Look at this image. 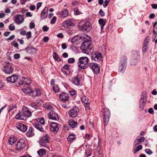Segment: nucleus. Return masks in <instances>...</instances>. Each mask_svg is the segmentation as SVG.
<instances>
[{
  "instance_id": "1",
  "label": "nucleus",
  "mask_w": 157,
  "mask_h": 157,
  "mask_svg": "<svg viewBox=\"0 0 157 157\" xmlns=\"http://www.w3.org/2000/svg\"><path fill=\"white\" fill-rule=\"evenodd\" d=\"M18 79V76L14 75L6 78L7 81L10 82L14 83L17 81V82L19 84L18 86H29L31 82L30 79L29 78L21 77L19 78Z\"/></svg>"
},
{
  "instance_id": "2",
  "label": "nucleus",
  "mask_w": 157,
  "mask_h": 157,
  "mask_svg": "<svg viewBox=\"0 0 157 157\" xmlns=\"http://www.w3.org/2000/svg\"><path fill=\"white\" fill-rule=\"evenodd\" d=\"M31 115V112L28 108L25 107L23 108L21 111L16 115V118L19 120H25L27 118L30 117Z\"/></svg>"
},
{
  "instance_id": "3",
  "label": "nucleus",
  "mask_w": 157,
  "mask_h": 157,
  "mask_svg": "<svg viewBox=\"0 0 157 157\" xmlns=\"http://www.w3.org/2000/svg\"><path fill=\"white\" fill-rule=\"evenodd\" d=\"M80 30L89 32L92 29L91 24L88 21H82L78 23V25Z\"/></svg>"
},
{
  "instance_id": "4",
  "label": "nucleus",
  "mask_w": 157,
  "mask_h": 157,
  "mask_svg": "<svg viewBox=\"0 0 157 157\" xmlns=\"http://www.w3.org/2000/svg\"><path fill=\"white\" fill-rule=\"evenodd\" d=\"M91 43L90 40H85L81 46V48L83 53L89 54L91 50L90 46Z\"/></svg>"
},
{
  "instance_id": "5",
  "label": "nucleus",
  "mask_w": 157,
  "mask_h": 157,
  "mask_svg": "<svg viewBox=\"0 0 157 157\" xmlns=\"http://www.w3.org/2000/svg\"><path fill=\"white\" fill-rule=\"evenodd\" d=\"M88 58L86 57H82L79 58L78 64L81 69L87 68L88 66Z\"/></svg>"
},
{
  "instance_id": "6",
  "label": "nucleus",
  "mask_w": 157,
  "mask_h": 157,
  "mask_svg": "<svg viewBox=\"0 0 157 157\" xmlns=\"http://www.w3.org/2000/svg\"><path fill=\"white\" fill-rule=\"evenodd\" d=\"M102 112L104 116L103 121L104 124L106 125L109 122L110 115V112L109 109L104 108L102 109Z\"/></svg>"
},
{
  "instance_id": "7",
  "label": "nucleus",
  "mask_w": 157,
  "mask_h": 157,
  "mask_svg": "<svg viewBox=\"0 0 157 157\" xmlns=\"http://www.w3.org/2000/svg\"><path fill=\"white\" fill-rule=\"evenodd\" d=\"M127 57L123 56L121 59L118 68L119 71L123 73L125 71L127 66Z\"/></svg>"
},
{
  "instance_id": "8",
  "label": "nucleus",
  "mask_w": 157,
  "mask_h": 157,
  "mask_svg": "<svg viewBox=\"0 0 157 157\" xmlns=\"http://www.w3.org/2000/svg\"><path fill=\"white\" fill-rule=\"evenodd\" d=\"M26 144L23 139H20L16 145V149L18 151H21L25 149Z\"/></svg>"
},
{
  "instance_id": "9",
  "label": "nucleus",
  "mask_w": 157,
  "mask_h": 157,
  "mask_svg": "<svg viewBox=\"0 0 157 157\" xmlns=\"http://www.w3.org/2000/svg\"><path fill=\"white\" fill-rule=\"evenodd\" d=\"M91 59L96 61L99 62L103 60L101 54L98 52H93L91 54Z\"/></svg>"
},
{
  "instance_id": "10",
  "label": "nucleus",
  "mask_w": 157,
  "mask_h": 157,
  "mask_svg": "<svg viewBox=\"0 0 157 157\" xmlns=\"http://www.w3.org/2000/svg\"><path fill=\"white\" fill-rule=\"evenodd\" d=\"M49 137L48 135L46 134L40 142V146L41 147H46L49 142Z\"/></svg>"
},
{
  "instance_id": "11",
  "label": "nucleus",
  "mask_w": 157,
  "mask_h": 157,
  "mask_svg": "<svg viewBox=\"0 0 157 157\" xmlns=\"http://www.w3.org/2000/svg\"><path fill=\"white\" fill-rule=\"evenodd\" d=\"M79 112V109L76 106L73 107L72 109L69 112V115L72 118H75L76 117Z\"/></svg>"
},
{
  "instance_id": "12",
  "label": "nucleus",
  "mask_w": 157,
  "mask_h": 157,
  "mask_svg": "<svg viewBox=\"0 0 157 157\" xmlns=\"http://www.w3.org/2000/svg\"><path fill=\"white\" fill-rule=\"evenodd\" d=\"M99 66V65L96 63H91L90 64V67L96 74H98L100 70Z\"/></svg>"
},
{
  "instance_id": "13",
  "label": "nucleus",
  "mask_w": 157,
  "mask_h": 157,
  "mask_svg": "<svg viewBox=\"0 0 157 157\" xmlns=\"http://www.w3.org/2000/svg\"><path fill=\"white\" fill-rule=\"evenodd\" d=\"M62 25L65 28L68 29L70 26L74 25V24L71 19H67L64 21L62 24Z\"/></svg>"
},
{
  "instance_id": "14",
  "label": "nucleus",
  "mask_w": 157,
  "mask_h": 157,
  "mask_svg": "<svg viewBox=\"0 0 157 157\" xmlns=\"http://www.w3.org/2000/svg\"><path fill=\"white\" fill-rule=\"evenodd\" d=\"M150 40V38L148 36H147L145 39L144 42L143 44L142 51L143 52H145L147 51L148 48V45L147 44Z\"/></svg>"
},
{
  "instance_id": "15",
  "label": "nucleus",
  "mask_w": 157,
  "mask_h": 157,
  "mask_svg": "<svg viewBox=\"0 0 157 157\" xmlns=\"http://www.w3.org/2000/svg\"><path fill=\"white\" fill-rule=\"evenodd\" d=\"M24 20L23 16L20 14H17L15 17V21L18 25L21 24Z\"/></svg>"
},
{
  "instance_id": "16",
  "label": "nucleus",
  "mask_w": 157,
  "mask_h": 157,
  "mask_svg": "<svg viewBox=\"0 0 157 157\" xmlns=\"http://www.w3.org/2000/svg\"><path fill=\"white\" fill-rule=\"evenodd\" d=\"M14 69L10 66L6 65L4 66L3 68V71L7 74H10L13 73Z\"/></svg>"
},
{
  "instance_id": "17",
  "label": "nucleus",
  "mask_w": 157,
  "mask_h": 157,
  "mask_svg": "<svg viewBox=\"0 0 157 157\" xmlns=\"http://www.w3.org/2000/svg\"><path fill=\"white\" fill-rule=\"evenodd\" d=\"M59 98L61 101L63 102H66L69 99L68 94L66 92H63L59 95Z\"/></svg>"
},
{
  "instance_id": "18",
  "label": "nucleus",
  "mask_w": 157,
  "mask_h": 157,
  "mask_svg": "<svg viewBox=\"0 0 157 157\" xmlns=\"http://www.w3.org/2000/svg\"><path fill=\"white\" fill-rule=\"evenodd\" d=\"M30 95L32 97H35L36 96H40L41 93L40 90L39 89H35L34 90H30Z\"/></svg>"
},
{
  "instance_id": "19",
  "label": "nucleus",
  "mask_w": 157,
  "mask_h": 157,
  "mask_svg": "<svg viewBox=\"0 0 157 157\" xmlns=\"http://www.w3.org/2000/svg\"><path fill=\"white\" fill-rule=\"evenodd\" d=\"M16 127L18 129L22 132H25L27 129V126L21 123L17 124Z\"/></svg>"
},
{
  "instance_id": "20",
  "label": "nucleus",
  "mask_w": 157,
  "mask_h": 157,
  "mask_svg": "<svg viewBox=\"0 0 157 157\" xmlns=\"http://www.w3.org/2000/svg\"><path fill=\"white\" fill-rule=\"evenodd\" d=\"M50 129L52 132H57L59 130V128L57 126L58 125L57 124L54 122H51L50 123Z\"/></svg>"
},
{
  "instance_id": "21",
  "label": "nucleus",
  "mask_w": 157,
  "mask_h": 157,
  "mask_svg": "<svg viewBox=\"0 0 157 157\" xmlns=\"http://www.w3.org/2000/svg\"><path fill=\"white\" fill-rule=\"evenodd\" d=\"M48 117L50 119H52L54 120H57L59 119L58 115L56 113L52 111H51L49 113L48 115Z\"/></svg>"
},
{
  "instance_id": "22",
  "label": "nucleus",
  "mask_w": 157,
  "mask_h": 157,
  "mask_svg": "<svg viewBox=\"0 0 157 157\" xmlns=\"http://www.w3.org/2000/svg\"><path fill=\"white\" fill-rule=\"evenodd\" d=\"M48 12V8L45 7L42 11L41 12L40 15V18L41 20L45 19L47 16Z\"/></svg>"
},
{
  "instance_id": "23",
  "label": "nucleus",
  "mask_w": 157,
  "mask_h": 157,
  "mask_svg": "<svg viewBox=\"0 0 157 157\" xmlns=\"http://www.w3.org/2000/svg\"><path fill=\"white\" fill-rule=\"evenodd\" d=\"M147 94L146 92H143L141 95L139 103H145L147 100Z\"/></svg>"
},
{
  "instance_id": "24",
  "label": "nucleus",
  "mask_w": 157,
  "mask_h": 157,
  "mask_svg": "<svg viewBox=\"0 0 157 157\" xmlns=\"http://www.w3.org/2000/svg\"><path fill=\"white\" fill-rule=\"evenodd\" d=\"M80 76V74H77L75 77L73 78L72 79V82L76 85H79L80 81L79 78Z\"/></svg>"
},
{
  "instance_id": "25",
  "label": "nucleus",
  "mask_w": 157,
  "mask_h": 157,
  "mask_svg": "<svg viewBox=\"0 0 157 157\" xmlns=\"http://www.w3.org/2000/svg\"><path fill=\"white\" fill-rule=\"evenodd\" d=\"M68 10L65 9L59 13V17H60L64 18L68 15Z\"/></svg>"
},
{
  "instance_id": "26",
  "label": "nucleus",
  "mask_w": 157,
  "mask_h": 157,
  "mask_svg": "<svg viewBox=\"0 0 157 157\" xmlns=\"http://www.w3.org/2000/svg\"><path fill=\"white\" fill-rule=\"evenodd\" d=\"M68 124L69 126L72 128L76 127L78 124V123L73 120H69L68 121Z\"/></svg>"
},
{
  "instance_id": "27",
  "label": "nucleus",
  "mask_w": 157,
  "mask_h": 157,
  "mask_svg": "<svg viewBox=\"0 0 157 157\" xmlns=\"http://www.w3.org/2000/svg\"><path fill=\"white\" fill-rule=\"evenodd\" d=\"M33 125L34 127L36 129L39 131L43 132L44 131V128L43 127L40 125L39 123H35L33 124Z\"/></svg>"
},
{
  "instance_id": "28",
  "label": "nucleus",
  "mask_w": 157,
  "mask_h": 157,
  "mask_svg": "<svg viewBox=\"0 0 157 157\" xmlns=\"http://www.w3.org/2000/svg\"><path fill=\"white\" fill-rule=\"evenodd\" d=\"M26 51L29 54H31L33 52H35L36 51V49L35 48L32 47H28L25 49Z\"/></svg>"
},
{
  "instance_id": "29",
  "label": "nucleus",
  "mask_w": 157,
  "mask_h": 157,
  "mask_svg": "<svg viewBox=\"0 0 157 157\" xmlns=\"http://www.w3.org/2000/svg\"><path fill=\"white\" fill-rule=\"evenodd\" d=\"M82 37L80 36H75L74 37L72 38L71 39V42L73 43L74 44L76 42L78 41V40H80L81 39H82Z\"/></svg>"
},
{
  "instance_id": "30",
  "label": "nucleus",
  "mask_w": 157,
  "mask_h": 157,
  "mask_svg": "<svg viewBox=\"0 0 157 157\" xmlns=\"http://www.w3.org/2000/svg\"><path fill=\"white\" fill-rule=\"evenodd\" d=\"M76 138L75 135L73 134H71L68 136L67 140L68 141H70L71 142L72 140H75Z\"/></svg>"
},
{
  "instance_id": "31",
  "label": "nucleus",
  "mask_w": 157,
  "mask_h": 157,
  "mask_svg": "<svg viewBox=\"0 0 157 157\" xmlns=\"http://www.w3.org/2000/svg\"><path fill=\"white\" fill-rule=\"evenodd\" d=\"M89 100L85 96H83L81 98L83 104L89 103Z\"/></svg>"
},
{
  "instance_id": "32",
  "label": "nucleus",
  "mask_w": 157,
  "mask_h": 157,
  "mask_svg": "<svg viewBox=\"0 0 157 157\" xmlns=\"http://www.w3.org/2000/svg\"><path fill=\"white\" fill-rule=\"evenodd\" d=\"M33 128L32 127H29V131L26 133V135L27 136L29 137H30L31 136H32L33 133Z\"/></svg>"
},
{
  "instance_id": "33",
  "label": "nucleus",
  "mask_w": 157,
  "mask_h": 157,
  "mask_svg": "<svg viewBox=\"0 0 157 157\" xmlns=\"http://www.w3.org/2000/svg\"><path fill=\"white\" fill-rule=\"evenodd\" d=\"M53 57L54 59L57 61L59 62L61 61V59L59 56L55 52L53 53Z\"/></svg>"
},
{
  "instance_id": "34",
  "label": "nucleus",
  "mask_w": 157,
  "mask_h": 157,
  "mask_svg": "<svg viewBox=\"0 0 157 157\" xmlns=\"http://www.w3.org/2000/svg\"><path fill=\"white\" fill-rule=\"evenodd\" d=\"M17 141V138L15 137H10L8 140L9 144L10 145H12L15 142Z\"/></svg>"
},
{
  "instance_id": "35",
  "label": "nucleus",
  "mask_w": 157,
  "mask_h": 157,
  "mask_svg": "<svg viewBox=\"0 0 157 157\" xmlns=\"http://www.w3.org/2000/svg\"><path fill=\"white\" fill-rule=\"evenodd\" d=\"M142 146L141 145H140L138 146L136 148H135V147L133 148V153L134 154L136 153L137 152L139 151V150L142 149Z\"/></svg>"
},
{
  "instance_id": "36",
  "label": "nucleus",
  "mask_w": 157,
  "mask_h": 157,
  "mask_svg": "<svg viewBox=\"0 0 157 157\" xmlns=\"http://www.w3.org/2000/svg\"><path fill=\"white\" fill-rule=\"evenodd\" d=\"M38 155L40 156L44 155L46 154L45 150L44 149H40L37 152Z\"/></svg>"
},
{
  "instance_id": "37",
  "label": "nucleus",
  "mask_w": 157,
  "mask_h": 157,
  "mask_svg": "<svg viewBox=\"0 0 157 157\" xmlns=\"http://www.w3.org/2000/svg\"><path fill=\"white\" fill-rule=\"evenodd\" d=\"M74 14L75 15H78L82 13L77 8H75L74 9Z\"/></svg>"
},
{
  "instance_id": "38",
  "label": "nucleus",
  "mask_w": 157,
  "mask_h": 157,
  "mask_svg": "<svg viewBox=\"0 0 157 157\" xmlns=\"http://www.w3.org/2000/svg\"><path fill=\"white\" fill-rule=\"evenodd\" d=\"M98 22L99 24L101 25H105L106 24V21H104L103 19H100L98 20Z\"/></svg>"
},
{
  "instance_id": "39",
  "label": "nucleus",
  "mask_w": 157,
  "mask_h": 157,
  "mask_svg": "<svg viewBox=\"0 0 157 157\" xmlns=\"http://www.w3.org/2000/svg\"><path fill=\"white\" fill-rule=\"evenodd\" d=\"M137 140H138V142H139L140 143H142L145 141V138L144 137H142L140 138H138V137L136 138Z\"/></svg>"
},
{
  "instance_id": "40",
  "label": "nucleus",
  "mask_w": 157,
  "mask_h": 157,
  "mask_svg": "<svg viewBox=\"0 0 157 157\" xmlns=\"http://www.w3.org/2000/svg\"><path fill=\"white\" fill-rule=\"evenodd\" d=\"M30 105L36 109H38V105L35 103H32Z\"/></svg>"
},
{
  "instance_id": "41",
  "label": "nucleus",
  "mask_w": 157,
  "mask_h": 157,
  "mask_svg": "<svg viewBox=\"0 0 157 157\" xmlns=\"http://www.w3.org/2000/svg\"><path fill=\"white\" fill-rule=\"evenodd\" d=\"M53 90L56 93L59 91V88L58 85H56L55 86H53Z\"/></svg>"
},
{
  "instance_id": "42",
  "label": "nucleus",
  "mask_w": 157,
  "mask_h": 157,
  "mask_svg": "<svg viewBox=\"0 0 157 157\" xmlns=\"http://www.w3.org/2000/svg\"><path fill=\"white\" fill-rule=\"evenodd\" d=\"M145 152L149 155H151L153 153L152 151L150 149H146L145 150Z\"/></svg>"
},
{
  "instance_id": "43",
  "label": "nucleus",
  "mask_w": 157,
  "mask_h": 157,
  "mask_svg": "<svg viewBox=\"0 0 157 157\" xmlns=\"http://www.w3.org/2000/svg\"><path fill=\"white\" fill-rule=\"evenodd\" d=\"M37 121L38 122H39L42 124H44V118L41 117L40 118H38Z\"/></svg>"
},
{
  "instance_id": "44",
  "label": "nucleus",
  "mask_w": 157,
  "mask_h": 157,
  "mask_svg": "<svg viewBox=\"0 0 157 157\" xmlns=\"http://www.w3.org/2000/svg\"><path fill=\"white\" fill-rule=\"evenodd\" d=\"M31 90V88H29V87L28 89H27L26 88L23 89V91L25 93H29L30 94V90Z\"/></svg>"
},
{
  "instance_id": "45",
  "label": "nucleus",
  "mask_w": 157,
  "mask_h": 157,
  "mask_svg": "<svg viewBox=\"0 0 157 157\" xmlns=\"http://www.w3.org/2000/svg\"><path fill=\"white\" fill-rule=\"evenodd\" d=\"M9 28L10 30L12 31L15 29V27L13 24H11L9 26Z\"/></svg>"
},
{
  "instance_id": "46",
  "label": "nucleus",
  "mask_w": 157,
  "mask_h": 157,
  "mask_svg": "<svg viewBox=\"0 0 157 157\" xmlns=\"http://www.w3.org/2000/svg\"><path fill=\"white\" fill-rule=\"evenodd\" d=\"M20 34L21 35L24 36L26 34V32L24 29H21L20 30Z\"/></svg>"
},
{
  "instance_id": "47",
  "label": "nucleus",
  "mask_w": 157,
  "mask_h": 157,
  "mask_svg": "<svg viewBox=\"0 0 157 157\" xmlns=\"http://www.w3.org/2000/svg\"><path fill=\"white\" fill-rule=\"evenodd\" d=\"M56 20V17L54 16L51 21V23L52 24H54L55 23Z\"/></svg>"
},
{
  "instance_id": "48",
  "label": "nucleus",
  "mask_w": 157,
  "mask_h": 157,
  "mask_svg": "<svg viewBox=\"0 0 157 157\" xmlns=\"http://www.w3.org/2000/svg\"><path fill=\"white\" fill-rule=\"evenodd\" d=\"M145 104V103H139L140 108V109L142 110L144 109Z\"/></svg>"
},
{
  "instance_id": "49",
  "label": "nucleus",
  "mask_w": 157,
  "mask_h": 157,
  "mask_svg": "<svg viewBox=\"0 0 157 157\" xmlns=\"http://www.w3.org/2000/svg\"><path fill=\"white\" fill-rule=\"evenodd\" d=\"M140 143L139 142H138V140H137V139L136 138L135 139V140L134 141V142L133 144V147L134 148L135 147H136L137 145H138Z\"/></svg>"
},
{
  "instance_id": "50",
  "label": "nucleus",
  "mask_w": 157,
  "mask_h": 157,
  "mask_svg": "<svg viewBox=\"0 0 157 157\" xmlns=\"http://www.w3.org/2000/svg\"><path fill=\"white\" fill-rule=\"evenodd\" d=\"M28 39H29L31 37V31L28 32L25 34Z\"/></svg>"
},
{
  "instance_id": "51",
  "label": "nucleus",
  "mask_w": 157,
  "mask_h": 157,
  "mask_svg": "<svg viewBox=\"0 0 157 157\" xmlns=\"http://www.w3.org/2000/svg\"><path fill=\"white\" fill-rule=\"evenodd\" d=\"M75 61V59L74 58H70L68 60V63H73Z\"/></svg>"
},
{
  "instance_id": "52",
  "label": "nucleus",
  "mask_w": 157,
  "mask_h": 157,
  "mask_svg": "<svg viewBox=\"0 0 157 157\" xmlns=\"http://www.w3.org/2000/svg\"><path fill=\"white\" fill-rule=\"evenodd\" d=\"M110 2L109 0H105L104 2V3L103 4L104 6H107L109 4V2Z\"/></svg>"
},
{
  "instance_id": "53",
  "label": "nucleus",
  "mask_w": 157,
  "mask_h": 157,
  "mask_svg": "<svg viewBox=\"0 0 157 157\" xmlns=\"http://www.w3.org/2000/svg\"><path fill=\"white\" fill-rule=\"evenodd\" d=\"M84 105L86 110H88L90 109V102L86 103V104H84Z\"/></svg>"
},
{
  "instance_id": "54",
  "label": "nucleus",
  "mask_w": 157,
  "mask_h": 157,
  "mask_svg": "<svg viewBox=\"0 0 157 157\" xmlns=\"http://www.w3.org/2000/svg\"><path fill=\"white\" fill-rule=\"evenodd\" d=\"M49 27L46 25H44L43 27V30L44 32H47L49 29Z\"/></svg>"
},
{
  "instance_id": "55",
  "label": "nucleus",
  "mask_w": 157,
  "mask_h": 157,
  "mask_svg": "<svg viewBox=\"0 0 157 157\" xmlns=\"http://www.w3.org/2000/svg\"><path fill=\"white\" fill-rule=\"evenodd\" d=\"M35 25L34 23L31 22L29 24V28L31 29H32L35 27Z\"/></svg>"
},
{
  "instance_id": "56",
  "label": "nucleus",
  "mask_w": 157,
  "mask_h": 157,
  "mask_svg": "<svg viewBox=\"0 0 157 157\" xmlns=\"http://www.w3.org/2000/svg\"><path fill=\"white\" fill-rule=\"evenodd\" d=\"M14 57L16 59H18L20 57V55L18 53H16L14 55Z\"/></svg>"
},
{
  "instance_id": "57",
  "label": "nucleus",
  "mask_w": 157,
  "mask_h": 157,
  "mask_svg": "<svg viewBox=\"0 0 157 157\" xmlns=\"http://www.w3.org/2000/svg\"><path fill=\"white\" fill-rule=\"evenodd\" d=\"M99 13L100 15L102 17H103L105 15V13L103 11V10L100 9L99 11Z\"/></svg>"
},
{
  "instance_id": "58",
  "label": "nucleus",
  "mask_w": 157,
  "mask_h": 157,
  "mask_svg": "<svg viewBox=\"0 0 157 157\" xmlns=\"http://www.w3.org/2000/svg\"><path fill=\"white\" fill-rule=\"evenodd\" d=\"M49 40V37L47 36L44 37L43 39L44 42L45 43L47 42Z\"/></svg>"
},
{
  "instance_id": "59",
  "label": "nucleus",
  "mask_w": 157,
  "mask_h": 157,
  "mask_svg": "<svg viewBox=\"0 0 157 157\" xmlns=\"http://www.w3.org/2000/svg\"><path fill=\"white\" fill-rule=\"evenodd\" d=\"M29 9L32 11H34L36 8V7L34 5H31L29 6Z\"/></svg>"
},
{
  "instance_id": "60",
  "label": "nucleus",
  "mask_w": 157,
  "mask_h": 157,
  "mask_svg": "<svg viewBox=\"0 0 157 157\" xmlns=\"http://www.w3.org/2000/svg\"><path fill=\"white\" fill-rule=\"evenodd\" d=\"M69 68V66L68 65H65L63 67V69H64L66 70H68Z\"/></svg>"
},
{
  "instance_id": "61",
  "label": "nucleus",
  "mask_w": 157,
  "mask_h": 157,
  "mask_svg": "<svg viewBox=\"0 0 157 157\" xmlns=\"http://www.w3.org/2000/svg\"><path fill=\"white\" fill-rule=\"evenodd\" d=\"M15 37V36L14 35H13L12 36H10L9 38L7 39V40H13Z\"/></svg>"
},
{
  "instance_id": "62",
  "label": "nucleus",
  "mask_w": 157,
  "mask_h": 157,
  "mask_svg": "<svg viewBox=\"0 0 157 157\" xmlns=\"http://www.w3.org/2000/svg\"><path fill=\"white\" fill-rule=\"evenodd\" d=\"M13 42V43H15L13 44V45L16 48H18V43L17 42H15V41H14Z\"/></svg>"
},
{
  "instance_id": "63",
  "label": "nucleus",
  "mask_w": 157,
  "mask_h": 157,
  "mask_svg": "<svg viewBox=\"0 0 157 157\" xmlns=\"http://www.w3.org/2000/svg\"><path fill=\"white\" fill-rule=\"evenodd\" d=\"M41 2H38L36 4V9L37 10H38L39 8L42 5Z\"/></svg>"
},
{
  "instance_id": "64",
  "label": "nucleus",
  "mask_w": 157,
  "mask_h": 157,
  "mask_svg": "<svg viewBox=\"0 0 157 157\" xmlns=\"http://www.w3.org/2000/svg\"><path fill=\"white\" fill-rule=\"evenodd\" d=\"M78 3L76 1H74V2H73L72 3V5L74 6H76L78 5Z\"/></svg>"
}]
</instances>
